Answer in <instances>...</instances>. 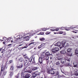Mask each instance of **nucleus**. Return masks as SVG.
Returning <instances> with one entry per match:
<instances>
[{"mask_svg":"<svg viewBox=\"0 0 78 78\" xmlns=\"http://www.w3.org/2000/svg\"><path fill=\"white\" fill-rule=\"evenodd\" d=\"M58 60H60V61H61V60L62 59V58H61V57H58Z\"/></svg>","mask_w":78,"mask_h":78,"instance_id":"obj_41","label":"nucleus"},{"mask_svg":"<svg viewBox=\"0 0 78 78\" xmlns=\"http://www.w3.org/2000/svg\"><path fill=\"white\" fill-rule=\"evenodd\" d=\"M27 62H26L25 60L23 61V63H24V66H25V64H26V63Z\"/></svg>","mask_w":78,"mask_h":78,"instance_id":"obj_42","label":"nucleus"},{"mask_svg":"<svg viewBox=\"0 0 78 78\" xmlns=\"http://www.w3.org/2000/svg\"><path fill=\"white\" fill-rule=\"evenodd\" d=\"M71 49L70 48H69L67 49V51L68 52H69H69H70L71 51Z\"/></svg>","mask_w":78,"mask_h":78,"instance_id":"obj_36","label":"nucleus"},{"mask_svg":"<svg viewBox=\"0 0 78 78\" xmlns=\"http://www.w3.org/2000/svg\"><path fill=\"white\" fill-rule=\"evenodd\" d=\"M10 73H11L10 74V76L11 78V77L12 76V75H13L14 73L13 72H10Z\"/></svg>","mask_w":78,"mask_h":78,"instance_id":"obj_26","label":"nucleus"},{"mask_svg":"<svg viewBox=\"0 0 78 78\" xmlns=\"http://www.w3.org/2000/svg\"><path fill=\"white\" fill-rule=\"evenodd\" d=\"M15 77H16V78H19V73H18L17 74V76H15Z\"/></svg>","mask_w":78,"mask_h":78,"instance_id":"obj_35","label":"nucleus"},{"mask_svg":"<svg viewBox=\"0 0 78 78\" xmlns=\"http://www.w3.org/2000/svg\"><path fill=\"white\" fill-rule=\"evenodd\" d=\"M50 32L47 31L45 33V34L46 35L50 34Z\"/></svg>","mask_w":78,"mask_h":78,"instance_id":"obj_37","label":"nucleus"},{"mask_svg":"<svg viewBox=\"0 0 78 78\" xmlns=\"http://www.w3.org/2000/svg\"><path fill=\"white\" fill-rule=\"evenodd\" d=\"M32 63L33 64H35V63H36V62H35V60H34V57L33 59V61H32Z\"/></svg>","mask_w":78,"mask_h":78,"instance_id":"obj_33","label":"nucleus"},{"mask_svg":"<svg viewBox=\"0 0 78 78\" xmlns=\"http://www.w3.org/2000/svg\"><path fill=\"white\" fill-rule=\"evenodd\" d=\"M5 69L6 67H5V66L2 65L1 66L0 75L2 74V72H3L5 71Z\"/></svg>","mask_w":78,"mask_h":78,"instance_id":"obj_2","label":"nucleus"},{"mask_svg":"<svg viewBox=\"0 0 78 78\" xmlns=\"http://www.w3.org/2000/svg\"><path fill=\"white\" fill-rule=\"evenodd\" d=\"M13 69H14V67L13 66H11L10 68V70H13Z\"/></svg>","mask_w":78,"mask_h":78,"instance_id":"obj_40","label":"nucleus"},{"mask_svg":"<svg viewBox=\"0 0 78 78\" xmlns=\"http://www.w3.org/2000/svg\"><path fill=\"white\" fill-rule=\"evenodd\" d=\"M60 64V62L58 61L56 62V65L57 66H58V65H59Z\"/></svg>","mask_w":78,"mask_h":78,"instance_id":"obj_29","label":"nucleus"},{"mask_svg":"<svg viewBox=\"0 0 78 78\" xmlns=\"http://www.w3.org/2000/svg\"><path fill=\"white\" fill-rule=\"evenodd\" d=\"M56 75H59V73L58 71H57L56 72Z\"/></svg>","mask_w":78,"mask_h":78,"instance_id":"obj_49","label":"nucleus"},{"mask_svg":"<svg viewBox=\"0 0 78 78\" xmlns=\"http://www.w3.org/2000/svg\"><path fill=\"white\" fill-rule=\"evenodd\" d=\"M61 62L62 64H64L66 62V60L65 59H62L61 61Z\"/></svg>","mask_w":78,"mask_h":78,"instance_id":"obj_18","label":"nucleus"},{"mask_svg":"<svg viewBox=\"0 0 78 78\" xmlns=\"http://www.w3.org/2000/svg\"><path fill=\"white\" fill-rule=\"evenodd\" d=\"M44 34V32H40L39 34H38V35H43V34Z\"/></svg>","mask_w":78,"mask_h":78,"instance_id":"obj_31","label":"nucleus"},{"mask_svg":"<svg viewBox=\"0 0 78 78\" xmlns=\"http://www.w3.org/2000/svg\"><path fill=\"white\" fill-rule=\"evenodd\" d=\"M61 43L60 42H58L55 44V45L59 47V46H61Z\"/></svg>","mask_w":78,"mask_h":78,"instance_id":"obj_10","label":"nucleus"},{"mask_svg":"<svg viewBox=\"0 0 78 78\" xmlns=\"http://www.w3.org/2000/svg\"><path fill=\"white\" fill-rule=\"evenodd\" d=\"M41 30L42 31H46V30H47V28H42Z\"/></svg>","mask_w":78,"mask_h":78,"instance_id":"obj_32","label":"nucleus"},{"mask_svg":"<svg viewBox=\"0 0 78 78\" xmlns=\"http://www.w3.org/2000/svg\"><path fill=\"white\" fill-rule=\"evenodd\" d=\"M66 43V40H63L62 42V47H64Z\"/></svg>","mask_w":78,"mask_h":78,"instance_id":"obj_6","label":"nucleus"},{"mask_svg":"<svg viewBox=\"0 0 78 78\" xmlns=\"http://www.w3.org/2000/svg\"><path fill=\"white\" fill-rule=\"evenodd\" d=\"M27 56V55L25 54L23 55V56L24 58V59H29V58L28 57V56Z\"/></svg>","mask_w":78,"mask_h":78,"instance_id":"obj_20","label":"nucleus"},{"mask_svg":"<svg viewBox=\"0 0 78 78\" xmlns=\"http://www.w3.org/2000/svg\"><path fill=\"white\" fill-rule=\"evenodd\" d=\"M51 31H55V29H51Z\"/></svg>","mask_w":78,"mask_h":78,"instance_id":"obj_47","label":"nucleus"},{"mask_svg":"<svg viewBox=\"0 0 78 78\" xmlns=\"http://www.w3.org/2000/svg\"><path fill=\"white\" fill-rule=\"evenodd\" d=\"M39 62L41 64H42V62H43L42 59L41 58H40V57H39Z\"/></svg>","mask_w":78,"mask_h":78,"instance_id":"obj_15","label":"nucleus"},{"mask_svg":"<svg viewBox=\"0 0 78 78\" xmlns=\"http://www.w3.org/2000/svg\"><path fill=\"white\" fill-rule=\"evenodd\" d=\"M71 28V29H73L74 28H77V29H78V27L77 26H72V27H69V28Z\"/></svg>","mask_w":78,"mask_h":78,"instance_id":"obj_17","label":"nucleus"},{"mask_svg":"<svg viewBox=\"0 0 78 78\" xmlns=\"http://www.w3.org/2000/svg\"><path fill=\"white\" fill-rule=\"evenodd\" d=\"M66 34V32H63V35H65Z\"/></svg>","mask_w":78,"mask_h":78,"instance_id":"obj_51","label":"nucleus"},{"mask_svg":"<svg viewBox=\"0 0 78 78\" xmlns=\"http://www.w3.org/2000/svg\"><path fill=\"white\" fill-rule=\"evenodd\" d=\"M45 45V43H42L41 45L38 46V48H39V49H40L41 48V47H42L44 45Z\"/></svg>","mask_w":78,"mask_h":78,"instance_id":"obj_14","label":"nucleus"},{"mask_svg":"<svg viewBox=\"0 0 78 78\" xmlns=\"http://www.w3.org/2000/svg\"><path fill=\"white\" fill-rule=\"evenodd\" d=\"M60 28V29L64 28V29H66V27H61V28Z\"/></svg>","mask_w":78,"mask_h":78,"instance_id":"obj_54","label":"nucleus"},{"mask_svg":"<svg viewBox=\"0 0 78 78\" xmlns=\"http://www.w3.org/2000/svg\"><path fill=\"white\" fill-rule=\"evenodd\" d=\"M72 78H77L75 77H72Z\"/></svg>","mask_w":78,"mask_h":78,"instance_id":"obj_64","label":"nucleus"},{"mask_svg":"<svg viewBox=\"0 0 78 78\" xmlns=\"http://www.w3.org/2000/svg\"><path fill=\"white\" fill-rule=\"evenodd\" d=\"M19 40L16 39L14 41V43H16L17 44H19Z\"/></svg>","mask_w":78,"mask_h":78,"instance_id":"obj_27","label":"nucleus"},{"mask_svg":"<svg viewBox=\"0 0 78 78\" xmlns=\"http://www.w3.org/2000/svg\"><path fill=\"white\" fill-rule=\"evenodd\" d=\"M39 40L41 42H44V41H45V38L44 37L40 38Z\"/></svg>","mask_w":78,"mask_h":78,"instance_id":"obj_11","label":"nucleus"},{"mask_svg":"<svg viewBox=\"0 0 78 78\" xmlns=\"http://www.w3.org/2000/svg\"><path fill=\"white\" fill-rule=\"evenodd\" d=\"M30 78H35V77H34L33 76H32L30 77Z\"/></svg>","mask_w":78,"mask_h":78,"instance_id":"obj_52","label":"nucleus"},{"mask_svg":"<svg viewBox=\"0 0 78 78\" xmlns=\"http://www.w3.org/2000/svg\"><path fill=\"white\" fill-rule=\"evenodd\" d=\"M52 78H56V76H53Z\"/></svg>","mask_w":78,"mask_h":78,"instance_id":"obj_55","label":"nucleus"},{"mask_svg":"<svg viewBox=\"0 0 78 78\" xmlns=\"http://www.w3.org/2000/svg\"><path fill=\"white\" fill-rule=\"evenodd\" d=\"M63 33V32L62 31H60L58 32V34H62Z\"/></svg>","mask_w":78,"mask_h":78,"instance_id":"obj_43","label":"nucleus"},{"mask_svg":"<svg viewBox=\"0 0 78 78\" xmlns=\"http://www.w3.org/2000/svg\"><path fill=\"white\" fill-rule=\"evenodd\" d=\"M54 34H58V33H56V32H54Z\"/></svg>","mask_w":78,"mask_h":78,"instance_id":"obj_57","label":"nucleus"},{"mask_svg":"<svg viewBox=\"0 0 78 78\" xmlns=\"http://www.w3.org/2000/svg\"><path fill=\"white\" fill-rule=\"evenodd\" d=\"M63 66H64L63 65H61L59 66L60 67H63Z\"/></svg>","mask_w":78,"mask_h":78,"instance_id":"obj_50","label":"nucleus"},{"mask_svg":"<svg viewBox=\"0 0 78 78\" xmlns=\"http://www.w3.org/2000/svg\"><path fill=\"white\" fill-rule=\"evenodd\" d=\"M59 30V28H56L55 29V31H58V30Z\"/></svg>","mask_w":78,"mask_h":78,"instance_id":"obj_48","label":"nucleus"},{"mask_svg":"<svg viewBox=\"0 0 78 78\" xmlns=\"http://www.w3.org/2000/svg\"><path fill=\"white\" fill-rule=\"evenodd\" d=\"M34 43L33 42H31V43L28 44V46H30V45H31V44H34Z\"/></svg>","mask_w":78,"mask_h":78,"instance_id":"obj_38","label":"nucleus"},{"mask_svg":"<svg viewBox=\"0 0 78 78\" xmlns=\"http://www.w3.org/2000/svg\"><path fill=\"white\" fill-rule=\"evenodd\" d=\"M75 53L77 54L76 55L78 57V46L77 47L76 50H75Z\"/></svg>","mask_w":78,"mask_h":78,"instance_id":"obj_19","label":"nucleus"},{"mask_svg":"<svg viewBox=\"0 0 78 78\" xmlns=\"http://www.w3.org/2000/svg\"><path fill=\"white\" fill-rule=\"evenodd\" d=\"M55 69L53 68H51V69H47V73L48 74H51V75H53L55 73V71H53Z\"/></svg>","mask_w":78,"mask_h":78,"instance_id":"obj_1","label":"nucleus"},{"mask_svg":"<svg viewBox=\"0 0 78 78\" xmlns=\"http://www.w3.org/2000/svg\"><path fill=\"white\" fill-rule=\"evenodd\" d=\"M23 70H24V72H28V73H31L32 72V70H30L28 69V68L26 67H25L23 69Z\"/></svg>","mask_w":78,"mask_h":78,"instance_id":"obj_4","label":"nucleus"},{"mask_svg":"<svg viewBox=\"0 0 78 78\" xmlns=\"http://www.w3.org/2000/svg\"><path fill=\"white\" fill-rule=\"evenodd\" d=\"M45 57V55H41L40 57V59H44V57Z\"/></svg>","mask_w":78,"mask_h":78,"instance_id":"obj_25","label":"nucleus"},{"mask_svg":"<svg viewBox=\"0 0 78 78\" xmlns=\"http://www.w3.org/2000/svg\"><path fill=\"white\" fill-rule=\"evenodd\" d=\"M19 61L20 62H23V59L22 58H20L19 59Z\"/></svg>","mask_w":78,"mask_h":78,"instance_id":"obj_28","label":"nucleus"},{"mask_svg":"<svg viewBox=\"0 0 78 78\" xmlns=\"http://www.w3.org/2000/svg\"><path fill=\"white\" fill-rule=\"evenodd\" d=\"M12 45V44H8V45H7V46H10V45Z\"/></svg>","mask_w":78,"mask_h":78,"instance_id":"obj_58","label":"nucleus"},{"mask_svg":"<svg viewBox=\"0 0 78 78\" xmlns=\"http://www.w3.org/2000/svg\"><path fill=\"white\" fill-rule=\"evenodd\" d=\"M60 53L61 54H65L66 53V51L65 50H63L60 51Z\"/></svg>","mask_w":78,"mask_h":78,"instance_id":"obj_16","label":"nucleus"},{"mask_svg":"<svg viewBox=\"0 0 78 78\" xmlns=\"http://www.w3.org/2000/svg\"><path fill=\"white\" fill-rule=\"evenodd\" d=\"M66 30H67L68 31V30H69V29L67 28V29H66Z\"/></svg>","mask_w":78,"mask_h":78,"instance_id":"obj_63","label":"nucleus"},{"mask_svg":"<svg viewBox=\"0 0 78 78\" xmlns=\"http://www.w3.org/2000/svg\"><path fill=\"white\" fill-rule=\"evenodd\" d=\"M35 72L36 73V74H37V75H39L40 74H41V72H39V71H35Z\"/></svg>","mask_w":78,"mask_h":78,"instance_id":"obj_24","label":"nucleus"},{"mask_svg":"<svg viewBox=\"0 0 78 78\" xmlns=\"http://www.w3.org/2000/svg\"><path fill=\"white\" fill-rule=\"evenodd\" d=\"M31 75L34 76L35 77H36V76H37L35 71L31 73Z\"/></svg>","mask_w":78,"mask_h":78,"instance_id":"obj_8","label":"nucleus"},{"mask_svg":"<svg viewBox=\"0 0 78 78\" xmlns=\"http://www.w3.org/2000/svg\"><path fill=\"white\" fill-rule=\"evenodd\" d=\"M22 67H23V64L22 63H20L19 65V66H17V69H21Z\"/></svg>","mask_w":78,"mask_h":78,"instance_id":"obj_7","label":"nucleus"},{"mask_svg":"<svg viewBox=\"0 0 78 78\" xmlns=\"http://www.w3.org/2000/svg\"><path fill=\"white\" fill-rule=\"evenodd\" d=\"M2 39L3 40H0V41L1 42H2L3 41H6V40L7 38L6 37H3L2 38Z\"/></svg>","mask_w":78,"mask_h":78,"instance_id":"obj_21","label":"nucleus"},{"mask_svg":"<svg viewBox=\"0 0 78 78\" xmlns=\"http://www.w3.org/2000/svg\"><path fill=\"white\" fill-rule=\"evenodd\" d=\"M25 76H24L23 78H29L31 76V74L28 73H26L25 74Z\"/></svg>","mask_w":78,"mask_h":78,"instance_id":"obj_5","label":"nucleus"},{"mask_svg":"<svg viewBox=\"0 0 78 78\" xmlns=\"http://www.w3.org/2000/svg\"><path fill=\"white\" fill-rule=\"evenodd\" d=\"M26 41H28L29 39H30V37H26Z\"/></svg>","mask_w":78,"mask_h":78,"instance_id":"obj_44","label":"nucleus"},{"mask_svg":"<svg viewBox=\"0 0 78 78\" xmlns=\"http://www.w3.org/2000/svg\"><path fill=\"white\" fill-rule=\"evenodd\" d=\"M78 71V69H76V72L75 73V75L76 76H78V73L77 72V71Z\"/></svg>","mask_w":78,"mask_h":78,"instance_id":"obj_30","label":"nucleus"},{"mask_svg":"<svg viewBox=\"0 0 78 78\" xmlns=\"http://www.w3.org/2000/svg\"><path fill=\"white\" fill-rule=\"evenodd\" d=\"M37 69H38V67H33V68H32V70L34 71L36 70H37Z\"/></svg>","mask_w":78,"mask_h":78,"instance_id":"obj_23","label":"nucleus"},{"mask_svg":"<svg viewBox=\"0 0 78 78\" xmlns=\"http://www.w3.org/2000/svg\"><path fill=\"white\" fill-rule=\"evenodd\" d=\"M59 50V48L58 47H55V48H53L51 50V51L52 53H55L56 51H58Z\"/></svg>","mask_w":78,"mask_h":78,"instance_id":"obj_3","label":"nucleus"},{"mask_svg":"<svg viewBox=\"0 0 78 78\" xmlns=\"http://www.w3.org/2000/svg\"><path fill=\"white\" fill-rule=\"evenodd\" d=\"M50 59H52V57H50Z\"/></svg>","mask_w":78,"mask_h":78,"instance_id":"obj_61","label":"nucleus"},{"mask_svg":"<svg viewBox=\"0 0 78 78\" xmlns=\"http://www.w3.org/2000/svg\"><path fill=\"white\" fill-rule=\"evenodd\" d=\"M11 62H12V60H10L9 62V64H11Z\"/></svg>","mask_w":78,"mask_h":78,"instance_id":"obj_46","label":"nucleus"},{"mask_svg":"<svg viewBox=\"0 0 78 78\" xmlns=\"http://www.w3.org/2000/svg\"><path fill=\"white\" fill-rule=\"evenodd\" d=\"M33 41H34V40L32 39V40H31V42H33Z\"/></svg>","mask_w":78,"mask_h":78,"instance_id":"obj_62","label":"nucleus"},{"mask_svg":"<svg viewBox=\"0 0 78 78\" xmlns=\"http://www.w3.org/2000/svg\"><path fill=\"white\" fill-rule=\"evenodd\" d=\"M26 67L27 68V69H28L29 70H30V67L27 66Z\"/></svg>","mask_w":78,"mask_h":78,"instance_id":"obj_45","label":"nucleus"},{"mask_svg":"<svg viewBox=\"0 0 78 78\" xmlns=\"http://www.w3.org/2000/svg\"><path fill=\"white\" fill-rule=\"evenodd\" d=\"M62 76H61V75H59L58 77V78H61V77H62L63 76H62Z\"/></svg>","mask_w":78,"mask_h":78,"instance_id":"obj_39","label":"nucleus"},{"mask_svg":"<svg viewBox=\"0 0 78 78\" xmlns=\"http://www.w3.org/2000/svg\"><path fill=\"white\" fill-rule=\"evenodd\" d=\"M2 73V76H4L6 75V73H7V71H3Z\"/></svg>","mask_w":78,"mask_h":78,"instance_id":"obj_12","label":"nucleus"},{"mask_svg":"<svg viewBox=\"0 0 78 78\" xmlns=\"http://www.w3.org/2000/svg\"><path fill=\"white\" fill-rule=\"evenodd\" d=\"M72 32H73V33H76V32H75V31H72Z\"/></svg>","mask_w":78,"mask_h":78,"instance_id":"obj_59","label":"nucleus"},{"mask_svg":"<svg viewBox=\"0 0 78 78\" xmlns=\"http://www.w3.org/2000/svg\"><path fill=\"white\" fill-rule=\"evenodd\" d=\"M48 58H49V57L47 56L46 57V59H47V60L48 59Z\"/></svg>","mask_w":78,"mask_h":78,"instance_id":"obj_56","label":"nucleus"},{"mask_svg":"<svg viewBox=\"0 0 78 78\" xmlns=\"http://www.w3.org/2000/svg\"><path fill=\"white\" fill-rule=\"evenodd\" d=\"M74 65V67H76L78 66V63L76 62H74L73 63Z\"/></svg>","mask_w":78,"mask_h":78,"instance_id":"obj_9","label":"nucleus"},{"mask_svg":"<svg viewBox=\"0 0 78 78\" xmlns=\"http://www.w3.org/2000/svg\"><path fill=\"white\" fill-rule=\"evenodd\" d=\"M74 30H75V31H78V29H75Z\"/></svg>","mask_w":78,"mask_h":78,"instance_id":"obj_60","label":"nucleus"},{"mask_svg":"<svg viewBox=\"0 0 78 78\" xmlns=\"http://www.w3.org/2000/svg\"><path fill=\"white\" fill-rule=\"evenodd\" d=\"M45 56H50L51 55V54H50L49 51H48L47 52H46V53L45 54Z\"/></svg>","mask_w":78,"mask_h":78,"instance_id":"obj_13","label":"nucleus"},{"mask_svg":"<svg viewBox=\"0 0 78 78\" xmlns=\"http://www.w3.org/2000/svg\"><path fill=\"white\" fill-rule=\"evenodd\" d=\"M5 50L4 49H3V48H0V51H2L1 52V53H3V52H4V51Z\"/></svg>","mask_w":78,"mask_h":78,"instance_id":"obj_22","label":"nucleus"},{"mask_svg":"<svg viewBox=\"0 0 78 78\" xmlns=\"http://www.w3.org/2000/svg\"><path fill=\"white\" fill-rule=\"evenodd\" d=\"M29 62H31L32 60H33V58H30L29 59Z\"/></svg>","mask_w":78,"mask_h":78,"instance_id":"obj_34","label":"nucleus"},{"mask_svg":"<svg viewBox=\"0 0 78 78\" xmlns=\"http://www.w3.org/2000/svg\"><path fill=\"white\" fill-rule=\"evenodd\" d=\"M67 61H69V62H70V59L68 58L66 59Z\"/></svg>","mask_w":78,"mask_h":78,"instance_id":"obj_53","label":"nucleus"}]
</instances>
